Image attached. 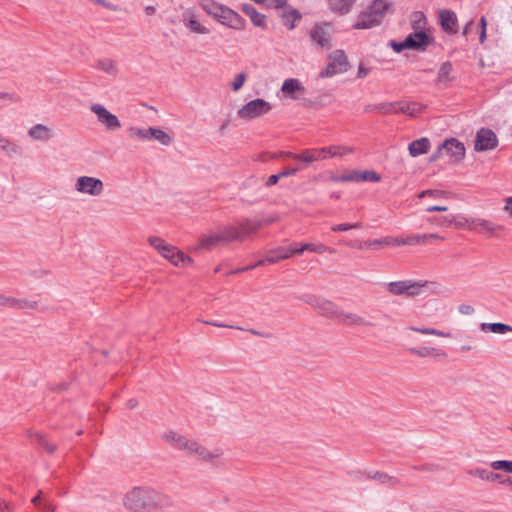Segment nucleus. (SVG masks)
Listing matches in <instances>:
<instances>
[{"label": "nucleus", "instance_id": "nucleus-34", "mask_svg": "<svg viewBox=\"0 0 512 512\" xmlns=\"http://www.w3.org/2000/svg\"><path fill=\"white\" fill-rule=\"evenodd\" d=\"M389 7L390 3L386 0H374L367 10L381 22Z\"/></svg>", "mask_w": 512, "mask_h": 512}, {"label": "nucleus", "instance_id": "nucleus-47", "mask_svg": "<svg viewBox=\"0 0 512 512\" xmlns=\"http://www.w3.org/2000/svg\"><path fill=\"white\" fill-rule=\"evenodd\" d=\"M251 22L254 26L265 29L266 24V16L260 12H257L252 18H250Z\"/></svg>", "mask_w": 512, "mask_h": 512}, {"label": "nucleus", "instance_id": "nucleus-26", "mask_svg": "<svg viewBox=\"0 0 512 512\" xmlns=\"http://www.w3.org/2000/svg\"><path fill=\"white\" fill-rule=\"evenodd\" d=\"M479 328L483 333H493L497 335L512 333V326L501 322H482L480 323Z\"/></svg>", "mask_w": 512, "mask_h": 512}, {"label": "nucleus", "instance_id": "nucleus-9", "mask_svg": "<svg viewBox=\"0 0 512 512\" xmlns=\"http://www.w3.org/2000/svg\"><path fill=\"white\" fill-rule=\"evenodd\" d=\"M426 282L401 280L389 282L385 285L386 291L393 296L413 297L421 293Z\"/></svg>", "mask_w": 512, "mask_h": 512}, {"label": "nucleus", "instance_id": "nucleus-62", "mask_svg": "<svg viewBox=\"0 0 512 512\" xmlns=\"http://www.w3.org/2000/svg\"><path fill=\"white\" fill-rule=\"evenodd\" d=\"M204 323L212 325V326H216V327L236 328L233 325L221 324V323H217L214 321H205Z\"/></svg>", "mask_w": 512, "mask_h": 512}, {"label": "nucleus", "instance_id": "nucleus-37", "mask_svg": "<svg viewBox=\"0 0 512 512\" xmlns=\"http://www.w3.org/2000/svg\"><path fill=\"white\" fill-rule=\"evenodd\" d=\"M128 136L134 141L147 142L150 141L149 127L141 128L132 126L127 130Z\"/></svg>", "mask_w": 512, "mask_h": 512}, {"label": "nucleus", "instance_id": "nucleus-44", "mask_svg": "<svg viewBox=\"0 0 512 512\" xmlns=\"http://www.w3.org/2000/svg\"><path fill=\"white\" fill-rule=\"evenodd\" d=\"M430 197L432 199H445L447 198V193L442 190H426L422 191L418 194V198Z\"/></svg>", "mask_w": 512, "mask_h": 512}, {"label": "nucleus", "instance_id": "nucleus-58", "mask_svg": "<svg viewBox=\"0 0 512 512\" xmlns=\"http://www.w3.org/2000/svg\"><path fill=\"white\" fill-rule=\"evenodd\" d=\"M504 211L512 217V196L505 199Z\"/></svg>", "mask_w": 512, "mask_h": 512}, {"label": "nucleus", "instance_id": "nucleus-3", "mask_svg": "<svg viewBox=\"0 0 512 512\" xmlns=\"http://www.w3.org/2000/svg\"><path fill=\"white\" fill-rule=\"evenodd\" d=\"M199 6L220 24L234 30H243L245 19L228 6L214 0H198Z\"/></svg>", "mask_w": 512, "mask_h": 512}, {"label": "nucleus", "instance_id": "nucleus-24", "mask_svg": "<svg viewBox=\"0 0 512 512\" xmlns=\"http://www.w3.org/2000/svg\"><path fill=\"white\" fill-rule=\"evenodd\" d=\"M440 25L442 29L450 34H455L458 31V20L456 14L449 9L439 11Z\"/></svg>", "mask_w": 512, "mask_h": 512}, {"label": "nucleus", "instance_id": "nucleus-48", "mask_svg": "<svg viewBox=\"0 0 512 512\" xmlns=\"http://www.w3.org/2000/svg\"><path fill=\"white\" fill-rule=\"evenodd\" d=\"M429 222L443 227H451L453 225V217H440L429 219Z\"/></svg>", "mask_w": 512, "mask_h": 512}, {"label": "nucleus", "instance_id": "nucleus-46", "mask_svg": "<svg viewBox=\"0 0 512 512\" xmlns=\"http://www.w3.org/2000/svg\"><path fill=\"white\" fill-rule=\"evenodd\" d=\"M472 217H459L458 219L453 217V225L457 229H463L470 231V224Z\"/></svg>", "mask_w": 512, "mask_h": 512}, {"label": "nucleus", "instance_id": "nucleus-45", "mask_svg": "<svg viewBox=\"0 0 512 512\" xmlns=\"http://www.w3.org/2000/svg\"><path fill=\"white\" fill-rule=\"evenodd\" d=\"M35 437H36V439H37L38 443H39V444H40L44 449H46V451H47L48 453H54V452H55V450H56V445H55V444H53V443H49V442H48V440H47L44 436L40 435L39 433H36V434H35Z\"/></svg>", "mask_w": 512, "mask_h": 512}, {"label": "nucleus", "instance_id": "nucleus-35", "mask_svg": "<svg viewBox=\"0 0 512 512\" xmlns=\"http://www.w3.org/2000/svg\"><path fill=\"white\" fill-rule=\"evenodd\" d=\"M28 135L35 140L44 141L51 137L52 131L43 124H37L29 129Z\"/></svg>", "mask_w": 512, "mask_h": 512}, {"label": "nucleus", "instance_id": "nucleus-1", "mask_svg": "<svg viewBox=\"0 0 512 512\" xmlns=\"http://www.w3.org/2000/svg\"><path fill=\"white\" fill-rule=\"evenodd\" d=\"M254 230L255 226L249 221L228 225L200 236L197 243L191 248V251L196 253L211 251L218 246L242 239Z\"/></svg>", "mask_w": 512, "mask_h": 512}, {"label": "nucleus", "instance_id": "nucleus-31", "mask_svg": "<svg viewBox=\"0 0 512 512\" xmlns=\"http://www.w3.org/2000/svg\"><path fill=\"white\" fill-rule=\"evenodd\" d=\"M367 247L376 248V247H397L401 245V236L400 237H383L380 239H371L366 243Z\"/></svg>", "mask_w": 512, "mask_h": 512}, {"label": "nucleus", "instance_id": "nucleus-61", "mask_svg": "<svg viewBox=\"0 0 512 512\" xmlns=\"http://www.w3.org/2000/svg\"><path fill=\"white\" fill-rule=\"evenodd\" d=\"M369 71L368 69H366L363 65H359V68H358V77L359 78H364L368 75Z\"/></svg>", "mask_w": 512, "mask_h": 512}, {"label": "nucleus", "instance_id": "nucleus-64", "mask_svg": "<svg viewBox=\"0 0 512 512\" xmlns=\"http://www.w3.org/2000/svg\"><path fill=\"white\" fill-rule=\"evenodd\" d=\"M33 504L39 509L42 507L43 503L41 501V493H39L36 497L32 499Z\"/></svg>", "mask_w": 512, "mask_h": 512}, {"label": "nucleus", "instance_id": "nucleus-11", "mask_svg": "<svg viewBox=\"0 0 512 512\" xmlns=\"http://www.w3.org/2000/svg\"><path fill=\"white\" fill-rule=\"evenodd\" d=\"M265 4L278 10L283 24L289 30H293L296 26L295 22L301 19L299 11L288 5L287 0H268Z\"/></svg>", "mask_w": 512, "mask_h": 512}, {"label": "nucleus", "instance_id": "nucleus-15", "mask_svg": "<svg viewBox=\"0 0 512 512\" xmlns=\"http://www.w3.org/2000/svg\"><path fill=\"white\" fill-rule=\"evenodd\" d=\"M348 69V61L343 51L336 50L332 52L328 59L325 71L322 76H334L339 73H344Z\"/></svg>", "mask_w": 512, "mask_h": 512}, {"label": "nucleus", "instance_id": "nucleus-22", "mask_svg": "<svg viewBox=\"0 0 512 512\" xmlns=\"http://www.w3.org/2000/svg\"><path fill=\"white\" fill-rule=\"evenodd\" d=\"M339 180L344 182H379L381 176L373 170H357L341 176Z\"/></svg>", "mask_w": 512, "mask_h": 512}, {"label": "nucleus", "instance_id": "nucleus-52", "mask_svg": "<svg viewBox=\"0 0 512 512\" xmlns=\"http://www.w3.org/2000/svg\"><path fill=\"white\" fill-rule=\"evenodd\" d=\"M18 304V301L6 296L0 295V305L14 307Z\"/></svg>", "mask_w": 512, "mask_h": 512}, {"label": "nucleus", "instance_id": "nucleus-56", "mask_svg": "<svg viewBox=\"0 0 512 512\" xmlns=\"http://www.w3.org/2000/svg\"><path fill=\"white\" fill-rule=\"evenodd\" d=\"M448 210L447 206H444L442 204L439 205H433L426 208L427 212H445Z\"/></svg>", "mask_w": 512, "mask_h": 512}, {"label": "nucleus", "instance_id": "nucleus-23", "mask_svg": "<svg viewBox=\"0 0 512 512\" xmlns=\"http://www.w3.org/2000/svg\"><path fill=\"white\" fill-rule=\"evenodd\" d=\"M444 241V237L437 233L414 234L401 236V245H425L432 242Z\"/></svg>", "mask_w": 512, "mask_h": 512}, {"label": "nucleus", "instance_id": "nucleus-49", "mask_svg": "<svg viewBox=\"0 0 512 512\" xmlns=\"http://www.w3.org/2000/svg\"><path fill=\"white\" fill-rule=\"evenodd\" d=\"M361 227V224L360 223H354V224H339V225H335V226H332V230L335 231V232H339V231H347V230H350V229H358Z\"/></svg>", "mask_w": 512, "mask_h": 512}, {"label": "nucleus", "instance_id": "nucleus-63", "mask_svg": "<svg viewBox=\"0 0 512 512\" xmlns=\"http://www.w3.org/2000/svg\"><path fill=\"white\" fill-rule=\"evenodd\" d=\"M0 512H12V509L8 503L0 501Z\"/></svg>", "mask_w": 512, "mask_h": 512}, {"label": "nucleus", "instance_id": "nucleus-57", "mask_svg": "<svg viewBox=\"0 0 512 512\" xmlns=\"http://www.w3.org/2000/svg\"><path fill=\"white\" fill-rule=\"evenodd\" d=\"M242 11L250 18L258 12L253 6L247 4L242 6Z\"/></svg>", "mask_w": 512, "mask_h": 512}, {"label": "nucleus", "instance_id": "nucleus-2", "mask_svg": "<svg viewBox=\"0 0 512 512\" xmlns=\"http://www.w3.org/2000/svg\"><path fill=\"white\" fill-rule=\"evenodd\" d=\"M123 505L130 512H153L161 506V497L154 490L136 487L125 494Z\"/></svg>", "mask_w": 512, "mask_h": 512}, {"label": "nucleus", "instance_id": "nucleus-50", "mask_svg": "<svg viewBox=\"0 0 512 512\" xmlns=\"http://www.w3.org/2000/svg\"><path fill=\"white\" fill-rule=\"evenodd\" d=\"M458 312L464 316H472L475 313V308L470 304H461L458 307Z\"/></svg>", "mask_w": 512, "mask_h": 512}, {"label": "nucleus", "instance_id": "nucleus-60", "mask_svg": "<svg viewBox=\"0 0 512 512\" xmlns=\"http://www.w3.org/2000/svg\"><path fill=\"white\" fill-rule=\"evenodd\" d=\"M43 512H55L56 508L52 503L45 502L40 508Z\"/></svg>", "mask_w": 512, "mask_h": 512}, {"label": "nucleus", "instance_id": "nucleus-59", "mask_svg": "<svg viewBox=\"0 0 512 512\" xmlns=\"http://www.w3.org/2000/svg\"><path fill=\"white\" fill-rule=\"evenodd\" d=\"M280 179H281V177H280L279 173L274 174V175H271V176L268 178V180H267V182H266V185H267V186H273V185L277 184V182H278Z\"/></svg>", "mask_w": 512, "mask_h": 512}, {"label": "nucleus", "instance_id": "nucleus-7", "mask_svg": "<svg viewBox=\"0 0 512 512\" xmlns=\"http://www.w3.org/2000/svg\"><path fill=\"white\" fill-rule=\"evenodd\" d=\"M419 31L409 34L403 41L395 42L392 41L390 46L397 53L405 49H424L432 41L431 35L423 28H419Z\"/></svg>", "mask_w": 512, "mask_h": 512}, {"label": "nucleus", "instance_id": "nucleus-40", "mask_svg": "<svg viewBox=\"0 0 512 512\" xmlns=\"http://www.w3.org/2000/svg\"><path fill=\"white\" fill-rule=\"evenodd\" d=\"M452 70H453V68H452L451 63H449V62L443 63L438 72V77H437L438 81L441 83L449 82L452 79L451 78Z\"/></svg>", "mask_w": 512, "mask_h": 512}, {"label": "nucleus", "instance_id": "nucleus-55", "mask_svg": "<svg viewBox=\"0 0 512 512\" xmlns=\"http://www.w3.org/2000/svg\"><path fill=\"white\" fill-rule=\"evenodd\" d=\"M4 150H6L10 154H17L20 151V148L11 142H6V145L2 147Z\"/></svg>", "mask_w": 512, "mask_h": 512}, {"label": "nucleus", "instance_id": "nucleus-28", "mask_svg": "<svg viewBox=\"0 0 512 512\" xmlns=\"http://www.w3.org/2000/svg\"><path fill=\"white\" fill-rule=\"evenodd\" d=\"M96 68L99 71H101L109 76H112V77H116L119 73V68H118L117 63L113 59H110V58L99 59L96 62Z\"/></svg>", "mask_w": 512, "mask_h": 512}, {"label": "nucleus", "instance_id": "nucleus-30", "mask_svg": "<svg viewBox=\"0 0 512 512\" xmlns=\"http://www.w3.org/2000/svg\"><path fill=\"white\" fill-rule=\"evenodd\" d=\"M468 474L486 482H499L501 484L503 481L501 475L493 473L487 469L476 468L474 470H469Z\"/></svg>", "mask_w": 512, "mask_h": 512}, {"label": "nucleus", "instance_id": "nucleus-19", "mask_svg": "<svg viewBox=\"0 0 512 512\" xmlns=\"http://www.w3.org/2000/svg\"><path fill=\"white\" fill-rule=\"evenodd\" d=\"M497 143L495 133L490 129L482 128L476 134L474 149L478 152L492 150Z\"/></svg>", "mask_w": 512, "mask_h": 512}, {"label": "nucleus", "instance_id": "nucleus-32", "mask_svg": "<svg viewBox=\"0 0 512 512\" xmlns=\"http://www.w3.org/2000/svg\"><path fill=\"white\" fill-rule=\"evenodd\" d=\"M430 149V142L427 138H421L410 143L408 150L412 157L425 154Z\"/></svg>", "mask_w": 512, "mask_h": 512}, {"label": "nucleus", "instance_id": "nucleus-53", "mask_svg": "<svg viewBox=\"0 0 512 512\" xmlns=\"http://www.w3.org/2000/svg\"><path fill=\"white\" fill-rule=\"evenodd\" d=\"M413 22L418 24V28H423V25L426 23L425 16L421 12H415L413 14Z\"/></svg>", "mask_w": 512, "mask_h": 512}, {"label": "nucleus", "instance_id": "nucleus-20", "mask_svg": "<svg viewBox=\"0 0 512 512\" xmlns=\"http://www.w3.org/2000/svg\"><path fill=\"white\" fill-rule=\"evenodd\" d=\"M280 92L284 98L299 99L306 94V88L299 79L288 78L283 81Z\"/></svg>", "mask_w": 512, "mask_h": 512}, {"label": "nucleus", "instance_id": "nucleus-54", "mask_svg": "<svg viewBox=\"0 0 512 512\" xmlns=\"http://www.w3.org/2000/svg\"><path fill=\"white\" fill-rule=\"evenodd\" d=\"M94 3L106 8V9H109L111 11H117V6L106 1V0H92Z\"/></svg>", "mask_w": 512, "mask_h": 512}, {"label": "nucleus", "instance_id": "nucleus-41", "mask_svg": "<svg viewBox=\"0 0 512 512\" xmlns=\"http://www.w3.org/2000/svg\"><path fill=\"white\" fill-rule=\"evenodd\" d=\"M408 329L411 330V331H415V332L424 334V335H433V336L444 337V338L450 337L449 333H445L443 331L436 330V329H433V328L409 327Z\"/></svg>", "mask_w": 512, "mask_h": 512}, {"label": "nucleus", "instance_id": "nucleus-38", "mask_svg": "<svg viewBox=\"0 0 512 512\" xmlns=\"http://www.w3.org/2000/svg\"><path fill=\"white\" fill-rule=\"evenodd\" d=\"M355 0H328L330 9L338 14H346L350 11Z\"/></svg>", "mask_w": 512, "mask_h": 512}, {"label": "nucleus", "instance_id": "nucleus-8", "mask_svg": "<svg viewBox=\"0 0 512 512\" xmlns=\"http://www.w3.org/2000/svg\"><path fill=\"white\" fill-rule=\"evenodd\" d=\"M74 189L80 195L96 198L104 193V183L100 178L82 175L75 179Z\"/></svg>", "mask_w": 512, "mask_h": 512}, {"label": "nucleus", "instance_id": "nucleus-4", "mask_svg": "<svg viewBox=\"0 0 512 512\" xmlns=\"http://www.w3.org/2000/svg\"><path fill=\"white\" fill-rule=\"evenodd\" d=\"M147 241L151 247L175 267H186L193 263L191 257L185 255L181 250L169 244L161 237L149 236Z\"/></svg>", "mask_w": 512, "mask_h": 512}, {"label": "nucleus", "instance_id": "nucleus-43", "mask_svg": "<svg viewBox=\"0 0 512 512\" xmlns=\"http://www.w3.org/2000/svg\"><path fill=\"white\" fill-rule=\"evenodd\" d=\"M247 80V74L244 72L238 73L234 76L231 82V88L234 92L239 91Z\"/></svg>", "mask_w": 512, "mask_h": 512}, {"label": "nucleus", "instance_id": "nucleus-51", "mask_svg": "<svg viewBox=\"0 0 512 512\" xmlns=\"http://www.w3.org/2000/svg\"><path fill=\"white\" fill-rule=\"evenodd\" d=\"M300 171V168H296L295 166L294 167H286L284 169H282L280 172H279V175L282 178H285V177H290V176H294L296 175L298 172Z\"/></svg>", "mask_w": 512, "mask_h": 512}, {"label": "nucleus", "instance_id": "nucleus-10", "mask_svg": "<svg viewBox=\"0 0 512 512\" xmlns=\"http://www.w3.org/2000/svg\"><path fill=\"white\" fill-rule=\"evenodd\" d=\"M187 456L193 457L197 460L215 464L222 457L223 451L220 448L210 450L200 442L191 439V442L185 452Z\"/></svg>", "mask_w": 512, "mask_h": 512}, {"label": "nucleus", "instance_id": "nucleus-13", "mask_svg": "<svg viewBox=\"0 0 512 512\" xmlns=\"http://www.w3.org/2000/svg\"><path fill=\"white\" fill-rule=\"evenodd\" d=\"M470 231L483 234L486 237H497L504 231V227L481 217H472Z\"/></svg>", "mask_w": 512, "mask_h": 512}, {"label": "nucleus", "instance_id": "nucleus-25", "mask_svg": "<svg viewBox=\"0 0 512 512\" xmlns=\"http://www.w3.org/2000/svg\"><path fill=\"white\" fill-rule=\"evenodd\" d=\"M183 22H184V25L194 33H197V34H208L209 33V29L199 22L196 14L191 9L186 10L185 13L183 14Z\"/></svg>", "mask_w": 512, "mask_h": 512}, {"label": "nucleus", "instance_id": "nucleus-21", "mask_svg": "<svg viewBox=\"0 0 512 512\" xmlns=\"http://www.w3.org/2000/svg\"><path fill=\"white\" fill-rule=\"evenodd\" d=\"M162 440L168 444L169 446L173 447L174 449H177L182 452H186L191 439L186 437L183 434H180L174 430H167L162 434Z\"/></svg>", "mask_w": 512, "mask_h": 512}, {"label": "nucleus", "instance_id": "nucleus-16", "mask_svg": "<svg viewBox=\"0 0 512 512\" xmlns=\"http://www.w3.org/2000/svg\"><path fill=\"white\" fill-rule=\"evenodd\" d=\"M439 153H445L450 162L459 163L464 159L466 149L462 142L452 138L443 143L442 147L439 148Z\"/></svg>", "mask_w": 512, "mask_h": 512}, {"label": "nucleus", "instance_id": "nucleus-27", "mask_svg": "<svg viewBox=\"0 0 512 512\" xmlns=\"http://www.w3.org/2000/svg\"><path fill=\"white\" fill-rule=\"evenodd\" d=\"M380 24V21L376 19L369 10H364L353 24L354 29H369Z\"/></svg>", "mask_w": 512, "mask_h": 512}, {"label": "nucleus", "instance_id": "nucleus-39", "mask_svg": "<svg viewBox=\"0 0 512 512\" xmlns=\"http://www.w3.org/2000/svg\"><path fill=\"white\" fill-rule=\"evenodd\" d=\"M369 477L381 484H387V485L394 486L399 483V480L396 477L390 476L386 473L379 472V471L371 473L369 475Z\"/></svg>", "mask_w": 512, "mask_h": 512}, {"label": "nucleus", "instance_id": "nucleus-29", "mask_svg": "<svg viewBox=\"0 0 512 512\" xmlns=\"http://www.w3.org/2000/svg\"><path fill=\"white\" fill-rule=\"evenodd\" d=\"M149 135L150 141H157L163 146H170L173 142V137L161 128L149 127Z\"/></svg>", "mask_w": 512, "mask_h": 512}, {"label": "nucleus", "instance_id": "nucleus-42", "mask_svg": "<svg viewBox=\"0 0 512 512\" xmlns=\"http://www.w3.org/2000/svg\"><path fill=\"white\" fill-rule=\"evenodd\" d=\"M490 466L494 470L512 473V461L509 460H496L491 462Z\"/></svg>", "mask_w": 512, "mask_h": 512}, {"label": "nucleus", "instance_id": "nucleus-33", "mask_svg": "<svg viewBox=\"0 0 512 512\" xmlns=\"http://www.w3.org/2000/svg\"><path fill=\"white\" fill-rule=\"evenodd\" d=\"M409 352L412 355L418 356V357H430V358H439V357H446V353L443 352L440 349L434 348V347H423L420 349L417 348H411L409 349Z\"/></svg>", "mask_w": 512, "mask_h": 512}, {"label": "nucleus", "instance_id": "nucleus-12", "mask_svg": "<svg viewBox=\"0 0 512 512\" xmlns=\"http://www.w3.org/2000/svg\"><path fill=\"white\" fill-rule=\"evenodd\" d=\"M90 111L96 116L97 122L105 129L116 131L121 128V122L118 117L111 113L104 105L94 103L90 106Z\"/></svg>", "mask_w": 512, "mask_h": 512}, {"label": "nucleus", "instance_id": "nucleus-5", "mask_svg": "<svg viewBox=\"0 0 512 512\" xmlns=\"http://www.w3.org/2000/svg\"><path fill=\"white\" fill-rule=\"evenodd\" d=\"M305 251L317 252V247L312 244H290L281 246L273 251H269L264 259L260 260L256 266H263L266 264H274L281 260L291 258L295 254H301Z\"/></svg>", "mask_w": 512, "mask_h": 512}, {"label": "nucleus", "instance_id": "nucleus-6", "mask_svg": "<svg viewBox=\"0 0 512 512\" xmlns=\"http://www.w3.org/2000/svg\"><path fill=\"white\" fill-rule=\"evenodd\" d=\"M271 110L270 102L262 98H256L242 105L237 110V116L239 119L249 122L267 115Z\"/></svg>", "mask_w": 512, "mask_h": 512}, {"label": "nucleus", "instance_id": "nucleus-14", "mask_svg": "<svg viewBox=\"0 0 512 512\" xmlns=\"http://www.w3.org/2000/svg\"><path fill=\"white\" fill-rule=\"evenodd\" d=\"M424 106L416 102H397L387 103L379 107V110L384 114L402 113L415 117L422 113Z\"/></svg>", "mask_w": 512, "mask_h": 512}, {"label": "nucleus", "instance_id": "nucleus-18", "mask_svg": "<svg viewBox=\"0 0 512 512\" xmlns=\"http://www.w3.org/2000/svg\"><path fill=\"white\" fill-rule=\"evenodd\" d=\"M331 314L338 316L341 321L348 326H363L366 321L363 317L355 313H339L331 302L322 303V314Z\"/></svg>", "mask_w": 512, "mask_h": 512}, {"label": "nucleus", "instance_id": "nucleus-17", "mask_svg": "<svg viewBox=\"0 0 512 512\" xmlns=\"http://www.w3.org/2000/svg\"><path fill=\"white\" fill-rule=\"evenodd\" d=\"M281 156L297 161L298 164L295 167L300 168V171H302L318 161L320 153L317 149H307L300 153L283 152Z\"/></svg>", "mask_w": 512, "mask_h": 512}, {"label": "nucleus", "instance_id": "nucleus-36", "mask_svg": "<svg viewBox=\"0 0 512 512\" xmlns=\"http://www.w3.org/2000/svg\"><path fill=\"white\" fill-rule=\"evenodd\" d=\"M352 152V149L346 146H330L322 148V158L343 157Z\"/></svg>", "mask_w": 512, "mask_h": 512}]
</instances>
